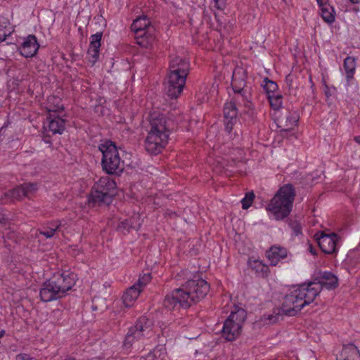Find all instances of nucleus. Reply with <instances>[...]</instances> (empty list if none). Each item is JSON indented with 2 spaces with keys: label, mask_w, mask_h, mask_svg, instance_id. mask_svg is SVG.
Here are the masks:
<instances>
[{
  "label": "nucleus",
  "mask_w": 360,
  "mask_h": 360,
  "mask_svg": "<svg viewBox=\"0 0 360 360\" xmlns=\"http://www.w3.org/2000/svg\"><path fill=\"white\" fill-rule=\"evenodd\" d=\"M141 225V220L138 214H134L129 219H126L119 222L117 225V230L126 233L131 230H138Z\"/></svg>",
  "instance_id": "obj_19"
},
{
  "label": "nucleus",
  "mask_w": 360,
  "mask_h": 360,
  "mask_svg": "<svg viewBox=\"0 0 360 360\" xmlns=\"http://www.w3.org/2000/svg\"><path fill=\"white\" fill-rule=\"evenodd\" d=\"M59 227L60 224H55L54 229L53 228L43 227L39 230V234L44 236L46 238H51L54 236Z\"/></svg>",
  "instance_id": "obj_37"
},
{
  "label": "nucleus",
  "mask_w": 360,
  "mask_h": 360,
  "mask_svg": "<svg viewBox=\"0 0 360 360\" xmlns=\"http://www.w3.org/2000/svg\"><path fill=\"white\" fill-rule=\"evenodd\" d=\"M236 120H232L231 119H228V120L224 119L225 130L228 133H230L232 131L233 124L236 122Z\"/></svg>",
  "instance_id": "obj_41"
},
{
  "label": "nucleus",
  "mask_w": 360,
  "mask_h": 360,
  "mask_svg": "<svg viewBox=\"0 0 360 360\" xmlns=\"http://www.w3.org/2000/svg\"><path fill=\"white\" fill-rule=\"evenodd\" d=\"M39 48V44L37 41V37L30 34L27 36L19 47L20 54L25 57L30 58L34 56Z\"/></svg>",
  "instance_id": "obj_14"
},
{
  "label": "nucleus",
  "mask_w": 360,
  "mask_h": 360,
  "mask_svg": "<svg viewBox=\"0 0 360 360\" xmlns=\"http://www.w3.org/2000/svg\"><path fill=\"white\" fill-rule=\"evenodd\" d=\"M166 354V349L163 346H159L148 354L147 360H163Z\"/></svg>",
  "instance_id": "obj_32"
},
{
  "label": "nucleus",
  "mask_w": 360,
  "mask_h": 360,
  "mask_svg": "<svg viewBox=\"0 0 360 360\" xmlns=\"http://www.w3.org/2000/svg\"><path fill=\"white\" fill-rule=\"evenodd\" d=\"M268 99L271 108L274 110H278L281 108L283 96L279 92L268 96Z\"/></svg>",
  "instance_id": "obj_34"
},
{
  "label": "nucleus",
  "mask_w": 360,
  "mask_h": 360,
  "mask_svg": "<svg viewBox=\"0 0 360 360\" xmlns=\"http://www.w3.org/2000/svg\"><path fill=\"white\" fill-rule=\"evenodd\" d=\"M39 296L41 300L44 302H51L63 297L51 278L43 283L39 291Z\"/></svg>",
  "instance_id": "obj_13"
},
{
  "label": "nucleus",
  "mask_w": 360,
  "mask_h": 360,
  "mask_svg": "<svg viewBox=\"0 0 360 360\" xmlns=\"http://www.w3.org/2000/svg\"><path fill=\"white\" fill-rule=\"evenodd\" d=\"M12 33L9 22L4 18L0 20V41H4Z\"/></svg>",
  "instance_id": "obj_31"
},
{
  "label": "nucleus",
  "mask_w": 360,
  "mask_h": 360,
  "mask_svg": "<svg viewBox=\"0 0 360 360\" xmlns=\"http://www.w3.org/2000/svg\"><path fill=\"white\" fill-rule=\"evenodd\" d=\"M149 27H154L150 25V21L146 16L137 18L134 20L131 26V30L134 32L135 35L137 33L149 30Z\"/></svg>",
  "instance_id": "obj_26"
},
{
  "label": "nucleus",
  "mask_w": 360,
  "mask_h": 360,
  "mask_svg": "<svg viewBox=\"0 0 360 360\" xmlns=\"http://www.w3.org/2000/svg\"><path fill=\"white\" fill-rule=\"evenodd\" d=\"M319 246L326 254H333L337 251L338 236L335 233L326 234L323 232H318L314 235Z\"/></svg>",
  "instance_id": "obj_11"
},
{
  "label": "nucleus",
  "mask_w": 360,
  "mask_h": 360,
  "mask_svg": "<svg viewBox=\"0 0 360 360\" xmlns=\"http://www.w3.org/2000/svg\"><path fill=\"white\" fill-rule=\"evenodd\" d=\"M51 280L58 288L60 294L65 297L67 292L72 289L76 281V275L74 273L64 271L55 274Z\"/></svg>",
  "instance_id": "obj_10"
},
{
  "label": "nucleus",
  "mask_w": 360,
  "mask_h": 360,
  "mask_svg": "<svg viewBox=\"0 0 360 360\" xmlns=\"http://www.w3.org/2000/svg\"><path fill=\"white\" fill-rule=\"evenodd\" d=\"M46 128V127H45ZM47 127L53 134H61L65 130V120L59 115L49 114L47 117Z\"/></svg>",
  "instance_id": "obj_20"
},
{
  "label": "nucleus",
  "mask_w": 360,
  "mask_h": 360,
  "mask_svg": "<svg viewBox=\"0 0 360 360\" xmlns=\"http://www.w3.org/2000/svg\"><path fill=\"white\" fill-rule=\"evenodd\" d=\"M245 72L243 69H237L233 71L231 86L234 92L245 89Z\"/></svg>",
  "instance_id": "obj_22"
},
{
  "label": "nucleus",
  "mask_w": 360,
  "mask_h": 360,
  "mask_svg": "<svg viewBox=\"0 0 360 360\" xmlns=\"http://www.w3.org/2000/svg\"><path fill=\"white\" fill-rule=\"evenodd\" d=\"M344 70L347 81L354 77L356 70V59L354 57L348 56L344 60Z\"/></svg>",
  "instance_id": "obj_29"
},
{
  "label": "nucleus",
  "mask_w": 360,
  "mask_h": 360,
  "mask_svg": "<svg viewBox=\"0 0 360 360\" xmlns=\"http://www.w3.org/2000/svg\"><path fill=\"white\" fill-rule=\"evenodd\" d=\"M141 292V288H137L136 285H132L129 288L122 296L124 304L127 307H131L139 296Z\"/></svg>",
  "instance_id": "obj_25"
},
{
  "label": "nucleus",
  "mask_w": 360,
  "mask_h": 360,
  "mask_svg": "<svg viewBox=\"0 0 360 360\" xmlns=\"http://www.w3.org/2000/svg\"><path fill=\"white\" fill-rule=\"evenodd\" d=\"M324 91H325V94H326V96L327 97H329V96H331V94H330V92L329 87H328L326 84L325 85V90H324Z\"/></svg>",
  "instance_id": "obj_43"
},
{
  "label": "nucleus",
  "mask_w": 360,
  "mask_h": 360,
  "mask_svg": "<svg viewBox=\"0 0 360 360\" xmlns=\"http://www.w3.org/2000/svg\"><path fill=\"white\" fill-rule=\"evenodd\" d=\"M354 139L357 143L360 144V136H355Z\"/></svg>",
  "instance_id": "obj_46"
},
{
  "label": "nucleus",
  "mask_w": 360,
  "mask_h": 360,
  "mask_svg": "<svg viewBox=\"0 0 360 360\" xmlns=\"http://www.w3.org/2000/svg\"><path fill=\"white\" fill-rule=\"evenodd\" d=\"M349 1L353 4H357L359 3V0H349Z\"/></svg>",
  "instance_id": "obj_47"
},
{
  "label": "nucleus",
  "mask_w": 360,
  "mask_h": 360,
  "mask_svg": "<svg viewBox=\"0 0 360 360\" xmlns=\"http://www.w3.org/2000/svg\"><path fill=\"white\" fill-rule=\"evenodd\" d=\"M37 190L35 184H24L4 193L11 200H20L24 197L30 198Z\"/></svg>",
  "instance_id": "obj_12"
},
{
  "label": "nucleus",
  "mask_w": 360,
  "mask_h": 360,
  "mask_svg": "<svg viewBox=\"0 0 360 360\" xmlns=\"http://www.w3.org/2000/svg\"><path fill=\"white\" fill-rule=\"evenodd\" d=\"M235 97L234 99L240 102L241 101L243 104L245 106H248L250 103V93L248 91L247 88L241 90V91H235Z\"/></svg>",
  "instance_id": "obj_33"
},
{
  "label": "nucleus",
  "mask_w": 360,
  "mask_h": 360,
  "mask_svg": "<svg viewBox=\"0 0 360 360\" xmlns=\"http://www.w3.org/2000/svg\"><path fill=\"white\" fill-rule=\"evenodd\" d=\"M214 2H215V6L218 9H221L222 8V6H223L224 2V0H214Z\"/></svg>",
  "instance_id": "obj_42"
},
{
  "label": "nucleus",
  "mask_w": 360,
  "mask_h": 360,
  "mask_svg": "<svg viewBox=\"0 0 360 360\" xmlns=\"http://www.w3.org/2000/svg\"><path fill=\"white\" fill-rule=\"evenodd\" d=\"M102 153L101 165L108 174H120L124 170V162L122 161L118 149L114 142L106 141L98 146Z\"/></svg>",
  "instance_id": "obj_6"
},
{
  "label": "nucleus",
  "mask_w": 360,
  "mask_h": 360,
  "mask_svg": "<svg viewBox=\"0 0 360 360\" xmlns=\"http://www.w3.org/2000/svg\"><path fill=\"white\" fill-rule=\"evenodd\" d=\"M247 318L245 310L236 308L226 319L222 328V335L228 341L235 340L241 333L242 327Z\"/></svg>",
  "instance_id": "obj_7"
},
{
  "label": "nucleus",
  "mask_w": 360,
  "mask_h": 360,
  "mask_svg": "<svg viewBox=\"0 0 360 360\" xmlns=\"http://www.w3.org/2000/svg\"><path fill=\"white\" fill-rule=\"evenodd\" d=\"M102 36L103 33L98 32L90 37V44L87 51V56L89 60L92 64H94L99 58Z\"/></svg>",
  "instance_id": "obj_15"
},
{
  "label": "nucleus",
  "mask_w": 360,
  "mask_h": 360,
  "mask_svg": "<svg viewBox=\"0 0 360 360\" xmlns=\"http://www.w3.org/2000/svg\"><path fill=\"white\" fill-rule=\"evenodd\" d=\"M248 266L259 277L266 278L270 273L269 266L259 259H249Z\"/></svg>",
  "instance_id": "obj_21"
},
{
  "label": "nucleus",
  "mask_w": 360,
  "mask_h": 360,
  "mask_svg": "<svg viewBox=\"0 0 360 360\" xmlns=\"http://www.w3.org/2000/svg\"><path fill=\"white\" fill-rule=\"evenodd\" d=\"M116 188L115 181L108 176H103L92 188L91 198L94 202L109 205L112 200Z\"/></svg>",
  "instance_id": "obj_8"
},
{
  "label": "nucleus",
  "mask_w": 360,
  "mask_h": 360,
  "mask_svg": "<svg viewBox=\"0 0 360 360\" xmlns=\"http://www.w3.org/2000/svg\"><path fill=\"white\" fill-rule=\"evenodd\" d=\"M189 72V63L185 58L174 56L169 62L165 92L171 98H177L184 87Z\"/></svg>",
  "instance_id": "obj_3"
},
{
  "label": "nucleus",
  "mask_w": 360,
  "mask_h": 360,
  "mask_svg": "<svg viewBox=\"0 0 360 360\" xmlns=\"http://www.w3.org/2000/svg\"><path fill=\"white\" fill-rule=\"evenodd\" d=\"M255 194L253 191L246 193L245 196L241 200L242 207L244 210L249 208L254 200Z\"/></svg>",
  "instance_id": "obj_38"
},
{
  "label": "nucleus",
  "mask_w": 360,
  "mask_h": 360,
  "mask_svg": "<svg viewBox=\"0 0 360 360\" xmlns=\"http://www.w3.org/2000/svg\"><path fill=\"white\" fill-rule=\"evenodd\" d=\"M238 114V110L235 102L229 101L226 102L224 108V116L225 120L231 119L232 120H236Z\"/></svg>",
  "instance_id": "obj_30"
},
{
  "label": "nucleus",
  "mask_w": 360,
  "mask_h": 360,
  "mask_svg": "<svg viewBox=\"0 0 360 360\" xmlns=\"http://www.w3.org/2000/svg\"><path fill=\"white\" fill-rule=\"evenodd\" d=\"M65 360H75V359H72V358H66Z\"/></svg>",
  "instance_id": "obj_48"
},
{
  "label": "nucleus",
  "mask_w": 360,
  "mask_h": 360,
  "mask_svg": "<svg viewBox=\"0 0 360 360\" xmlns=\"http://www.w3.org/2000/svg\"><path fill=\"white\" fill-rule=\"evenodd\" d=\"M342 360H360V352L353 343L344 345L340 353Z\"/></svg>",
  "instance_id": "obj_23"
},
{
  "label": "nucleus",
  "mask_w": 360,
  "mask_h": 360,
  "mask_svg": "<svg viewBox=\"0 0 360 360\" xmlns=\"http://www.w3.org/2000/svg\"><path fill=\"white\" fill-rule=\"evenodd\" d=\"M153 335L152 326L146 316L140 317L136 324L131 326L126 335L124 346L130 348L136 342L150 338Z\"/></svg>",
  "instance_id": "obj_9"
},
{
  "label": "nucleus",
  "mask_w": 360,
  "mask_h": 360,
  "mask_svg": "<svg viewBox=\"0 0 360 360\" xmlns=\"http://www.w3.org/2000/svg\"><path fill=\"white\" fill-rule=\"evenodd\" d=\"M309 284H317L320 287V291L323 288L327 290L335 289L338 285V278L330 272L324 271L321 274L318 282H310Z\"/></svg>",
  "instance_id": "obj_18"
},
{
  "label": "nucleus",
  "mask_w": 360,
  "mask_h": 360,
  "mask_svg": "<svg viewBox=\"0 0 360 360\" xmlns=\"http://www.w3.org/2000/svg\"><path fill=\"white\" fill-rule=\"evenodd\" d=\"M151 278L152 277L150 272L143 273L140 275L137 282L133 285H136V287L141 288V291H142L145 286L150 282Z\"/></svg>",
  "instance_id": "obj_36"
},
{
  "label": "nucleus",
  "mask_w": 360,
  "mask_h": 360,
  "mask_svg": "<svg viewBox=\"0 0 360 360\" xmlns=\"http://www.w3.org/2000/svg\"><path fill=\"white\" fill-rule=\"evenodd\" d=\"M170 131L165 117L159 115L150 120V129L145 139V149L148 153H160L168 143Z\"/></svg>",
  "instance_id": "obj_4"
},
{
  "label": "nucleus",
  "mask_w": 360,
  "mask_h": 360,
  "mask_svg": "<svg viewBox=\"0 0 360 360\" xmlns=\"http://www.w3.org/2000/svg\"><path fill=\"white\" fill-rule=\"evenodd\" d=\"M55 224H60V223H58V222L51 223L49 226H46V228H53L54 229V225Z\"/></svg>",
  "instance_id": "obj_45"
},
{
  "label": "nucleus",
  "mask_w": 360,
  "mask_h": 360,
  "mask_svg": "<svg viewBox=\"0 0 360 360\" xmlns=\"http://www.w3.org/2000/svg\"><path fill=\"white\" fill-rule=\"evenodd\" d=\"M320 293L317 284L303 283L294 287L284 297L281 310L283 314L293 316L305 306L314 302Z\"/></svg>",
  "instance_id": "obj_2"
},
{
  "label": "nucleus",
  "mask_w": 360,
  "mask_h": 360,
  "mask_svg": "<svg viewBox=\"0 0 360 360\" xmlns=\"http://www.w3.org/2000/svg\"><path fill=\"white\" fill-rule=\"evenodd\" d=\"M210 290L209 284L203 279L189 280L179 288L174 290L164 300L165 307L172 309L177 304L188 308L204 298Z\"/></svg>",
  "instance_id": "obj_1"
},
{
  "label": "nucleus",
  "mask_w": 360,
  "mask_h": 360,
  "mask_svg": "<svg viewBox=\"0 0 360 360\" xmlns=\"http://www.w3.org/2000/svg\"><path fill=\"white\" fill-rule=\"evenodd\" d=\"M309 250L312 255H316V252L314 250V249L311 245L309 247Z\"/></svg>",
  "instance_id": "obj_44"
},
{
  "label": "nucleus",
  "mask_w": 360,
  "mask_h": 360,
  "mask_svg": "<svg viewBox=\"0 0 360 360\" xmlns=\"http://www.w3.org/2000/svg\"><path fill=\"white\" fill-rule=\"evenodd\" d=\"M263 87L266 91L267 96L276 93H278V85L276 82L272 80L265 78L264 79Z\"/></svg>",
  "instance_id": "obj_35"
},
{
  "label": "nucleus",
  "mask_w": 360,
  "mask_h": 360,
  "mask_svg": "<svg viewBox=\"0 0 360 360\" xmlns=\"http://www.w3.org/2000/svg\"><path fill=\"white\" fill-rule=\"evenodd\" d=\"M266 256L271 266H276L279 262L287 257L288 250L285 248L274 245L266 251Z\"/></svg>",
  "instance_id": "obj_17"
},
{
  "label": "nucleus",
  "mask_w": 360,
  "mask_h": 360,
  "mask_svg": "<svg viewBox=\"0 0 360 360\" xmlns=\"http://www.w3.org/2000/svg\"><path fill=\"white\" fill-rule=\"evenodd\" d=\"M136 43L142 47L150 48L156 41L155 29V27H149L143 32L137 33L135 35Z\"/></svg>",
  "instance_id": "obj_16"
},
{
  "label": "nucleus",
  "mask_w": 360,
  "mask_h": 360,
  "mask_svg": "<svg viewBox=\"0 0 360 360\" xmlns=\"http://www.w3.org/2000/svg\"><path fill=\"white\" fill-rule=\"evenodd\" d=\"M298 120L299 116L295 112H289V114L286 116V120L285 124H283L282 122H281L280 125L278 127L281 128V131H290L294 128V127L296 126Z\"/></svg>",
  "instance_id": "obj_28"
},
{
  "label": "nucleus",
  "mask_w": 360,
  "mask_h": 360,
  "mask_svg": "<svg viewBox=\"0 0 360 360\" xmlns=\"http://www.w3.org/2000/svg\"><path fill=\"white\" fill-rule=\"evenodd\" d=\"M46 108L49 114H55L63 110V105L60 98L51 96L48 97Z\"/></svg>",
  "instance_id": "obj_27"
},
{
  "label": "nucleus",
  "mask_w": 360,
  "mask_h": 360,
  "mask_svg": "<svg viewBox=\"0 0 360 360\" xmlns=\"http://www.w3.org/2000/svg\"><path fill=\"white\" fill-rule=\"evenodd\" d=\"M295 77L293 75L289 74L285 77V82L290 92H292L297 88V86L295 84Z\"/></svg>",
  "instance_id": "obj_39"
},
{
  "label": "nucleus",
  "mask_w": 360,
  "mask_h": 360,
  "mask_svg": "<svg viewBox=\"0 0 360 360\" xmlns=\"http://www.w3.org/2000/svg\"><path fill=\"white\" fill-rule=\"evenodd\" d=\"M295 195L293 186L290 184H285L279 188L266 210L274 216L275 219L283 220L290 214Z\"/></svg>",
  "instance_id": "obj_5"
},
{
  "label": "nucleus",
  "mask_w": 360,
  "mask_h": 360,
  "mask_svg": "<svg viewBox=\"0 0 360 360\" xmlns=\"http://www.w3.org/2000/svg\"><path fill=\"white\" fill-rule=\"evenodd\" d=\"M290 228L293 233L298 236L299 234L302 233V228L299 223L297 221H292L290 224Z\"/></svg>",
  "instance_id": "obj_40"
},
{
  "label": "nucleus",
  "mask_w": 360,
  "mask_h": 360,
  "mask_svg": "<svg viewBox=\"0 0 360 360\" xmlns=\"http://www.w3.org/2000/svg\"><path fill=\"white\" fill-rule=\"evenodd\" d=\"M317 3L321 8V15L323 20L328 23H333L335 20V11L330 4L323 3V0H317Z\"/></svg>",
  "instance_id": "obj_24"
}]
</instances>
